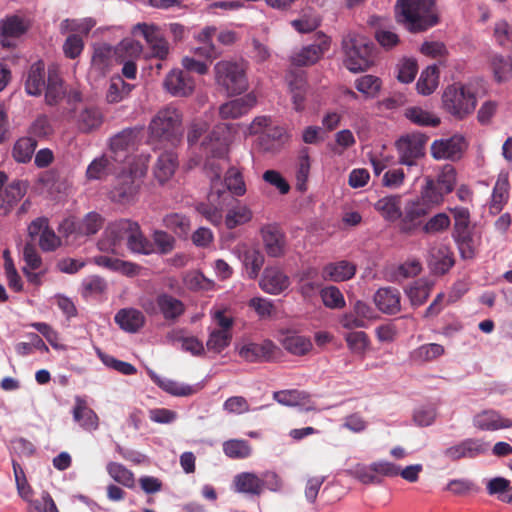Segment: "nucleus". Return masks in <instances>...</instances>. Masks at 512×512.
<instances>
[{
    "mask_svg": "<svg viewBox=\"0 0 512 512\" xmlns=\"http://www.w3.org/2000/svg\"><path fill=\"white\" fill-rule=\"evenodd\" d=\"M489 444L481 439L467 438L460 443L446 448L443 455L451 461H458L463 458H475L485 454Z\"/></svg>",
    "mask_w": 512,
    "mask_h": 512,
    "instance_id": "nucleus-15",
    "label": "nucleus"
},
{
    "mask_svg": "<svg viewBox=\"0 0 512 512\" xmlns=\"http://www.w3.org/2000/svg\"><path fill=\"white\" fill-rule=\"evenodd\" d=\"M330 38L322 32L317 33L316 42L303 47L291 56V64L303 67L315 64L330 48Z\"/></svg>",
    "mask_w": 512,
    "mask_h": 512,
    "instance_id": "nucleus-13",
    "label": "nucleus"
},
{
    "mask_svg": "<svg viewBox=\"0 0 512 512\" xmlns=\"http://www.w3.org/2000/svg\"><path fill=\"white\" fill-rule=\"evenodd\" d=\"M143 310L150 316L161 314L166 321H176L186 310L185 304L169 293L162 292L155 298L143 300Z\"/></svg>",
    "mask_w": 512,
    "mask_h": 512,
    "instance_id": "nucleus-9",
    "label": "nucleus"
},
{
    "mask_svg": "<svg viewBox=\"0 0 512 512\" xmlns=\"http://www.w3.org/2000/svg\"><path fill=\"white\" fill-rule=\"evenodd\" d=\"M252 217L251 211L243 205H236L226 215V226L233 229L236 226L249 221Z\"/></svg>",
    "mask_w": 512,
    "mask_h": 512,
    "instance_id": "nucleus-61",
    "label": "nucleus"
},
{
    "mask_svg": "<svg viewBox=\"0 0 512 512\" xmlns=\"http://www.w3.org/2000/svg\"><path fill=\"white\" fill-rule=\"evenodd\" d=\"M266 117H258V148L265 151L279 147L285 138V129L280 126H271Z\"/></svg>",
    "mask_w": 512,
    "mask_h": 512,
    "instance_id": "nucleus-18",
    "label": "nucleus"
},
{
    "mask_svg": "<svg viewBox=\"0 0 512 512\" xmlns=\"http://www.w3.org/2000/svg\"><path fill=\"white\" fill-rule=\"evenodd\" d=\"M433 288V282L427 279H418L407 289L406 294L412 306L418 307L426 302Z\"/></svg>",
    "mask_w": 512,
    "mask_h": 512,
    "instance_id": "nucleus-40",
    "label": "nucleus"
},
{
    "mask_svg": "<svg viewBox=\"0 0 512 512\" xmlns=\"http://www.w3.org/2000/svg\"><path fill=\"white\" fill-rule=\"evenodd\" d=\"M140 131L138 128H125L110 139V149L116 160L135 148Z\"/></svg>",
    "mask_w": 512,
    "mask_h": 512,
    "instance_id": "nucleus-23",
    "label": "nucleus"
},
{
    "mask_svg": "<svg viewBox=\"0 0 512 512\" xmlns=\"http://www.w3.org/2000/svg\"><path fill=\"white\" fill-rule=\"evenodd\" d=\"M136 222L128 219H121L111 223L106 231L105 235L111 242L110 245L115 247L122 240H129V235L135 227Z\"/></svg>",
    "mask_w": 512,
    "mask_h": 512,
    "instance_id": "nucleus-39",
    "label": "nucleus"
},
{
    "mask_svg": "<svg viewBox=\"0 0 512 512\" xmlns=\"http://www.w3.org/2000/svg\"><path fill=\"white\" fill-rule=\"evenodd\" d=\"M405 116L412 123L419 126L436 127L440 124V119L438 117L420 107L407 108L405 110Z\"/></svg>",
    "mask_w": 512,
    "mask_h": 512,
    "instance_id": "nucleus-49",
    "label": "nucleus"
},
{
    "mask_svg": "<svg viewBox=\"0 0 512 512\" xmlns=\"http://www.w3.org/2000/svg\"><path fill=\"white\" fill-rule=\"evenodd\" d=\"M106 469L110 477L117 483L128 488L134 486V475L124 465L117 462H109Z\"/></svg>",
    "mask_w": 512,
    "mask_h": 512,
    "instance_id": "nucleus-51",
    "label": "nucleus"
},
{
    "mask_svg": "<svg viewBox=\"0 0 512 512\" xmlns=\"http://www.w3.org/2000/svg\"><path fill=\"white\" fill-rule=\"evenodd\" d=\"M96 22L92 18H85L83 20H70L65 19L60 24L61 33L67 32H80L88 35L91 29L95 26Z\"/></svg>",
    "mask_w": 512,
    "mask_h": 512,
    "instance_id": "nucleus-60",
    "label": "nucleus"
},
{
    "mask_svg": "<svg viewBox=\"0 0 512 512\" xmlns=\"http://www.w3.org/2000/svg\"><path fill=\"white\" fill-rule=\"evenodd\" d=\"M30 28V23L23 17L13 14L0 20V45L3 48H15L16 40Z\"/></svg>",
    "mask_w": 512,
    "mask_h": 512,
    "instance_id": "nucleus-12",
    "label": "nucleus"
},
{
    "mask_svg": "<svg viewBox=\"0 0 512 512\" xmlns=\"http://www.w3.org/2000/svg\"><path fill=\"white\" fill-rule=\"evenodd\" d=\"M397 21L410 33L427 31L439 23L435 0H397Z\"/></svg>",
    "mask_w": 512,
    "mask_h": 512,
    "instance_id": "nucleus-2",
    "label": "nucleus"
},
{
    "mask_svg": "<svg viewBox=\"0 0 512 512\" xmlns=\"http://www.w3.org/2000/svg\"><path fill=\"white\" fill-rule=\"evenodd\" d=\"M177 166V155L172 151H166L158 157L154 168V175L163 184L173 176Z\"/></svg>",
    "mask_w": 512,
    "mask_h": 512,
    "instance_id": "nucleus-35",
    "label": "nucleus"
},
{
    "mask_svg": "<svg viewBox=\"0 0 512 512\" xmlns=\"http://www.w3.org/2000/svg\"><path fill=\"white\" fill-rule=\"evenodd\" d=\"M104 220L102 216L96 212H89L83 220L79 223L78 228L76 229L73 222L66 220L63 224L67 232H75L77 231L81 235H94L96 234L103 226Z\"/></svg>",
    "mask_w": 512,
    "mask_h": 512,
    "instance_id": "nucleus-33",
    "label": "nucleus"
},
{
    "mask_svg": "<svg viewBox=\"0 0 512 512\" xmlns=\"http://www.w3.org/2000/svg\"><path fill=\"white\" fill-rule=\"evenodd\" d=\"M438 85V68L435 65L428 66L422 71L418 81L417 90L422 95H430Z\"/></svg>",
    "mask_w": 512,
    "mask_h": 512,
    "instance_id": "nucleus-48",
    "label": "nucleus"
},
{
    "mask_svg": "<svg viewBox=\"0 0 512 512\" xmlns=\"http://www.w3.org/2000/svg\"><path fill=\"white\" fill-rule=\"evenodd\" d=\"M345 341L348 348L355 354H364L367 350L370 340L363 331H351L345 335Z\"/></svg>",
    "mask_w": 512,
    "mask_h": 512,
    "instance_id": "nucleus-58",
    "label": "nucleus"
},
{
    "mask_svg": "<svg viewBox=\"0 0 512 512\" xmlns=\"http://www.w3.org/2000/svg\"><path fill=\"white\" fill-rule=\"evenodd\" d=\"M232 340V332L220 331L213 329L206 342L207 349L215 353H221L230 345Z\"/></svg>",
    "mask_w": 512,
    "mask_h": 512,
    "instance_id": "nucleus-54",
    "label": "nucleus"
},
{
    "mask_svg": "<svg viewBox=\"0 0 512 512\" xmlns=\"http://www.w3.org/2000/svg\"><path fill=\"white\" fill-rule=\"evenodd\" d=\"M149 156H139L129 168V171H123L116 180V184L111 191L112 199L127 203L133 199L140 187V180L145 176L148 170Z\"/></svg>",
    "mask_w": 512,
    "mask_h": 512,
    "instance_id": "nucleus-5",
    "label": "nucleus"
},
{
    "mask_svg": "<svg viewBox=\"0 0 512 512\" xmlns=\"http://www.w3.org/2000/svg\"><path fill=\"white\" fill-rule=\"evenodd\" d=\"M233 127L227 123H219L214 126L212 131L201 142L206 161L204 168L211 178L210 201H215V197L227 201V205L237 202L233 195L241 196L245 193V183L241 173L230 168L225 175L224 183L227 190H221L217 186L222 173V168L216 160L224 159L228 153L229 145L232 140Z\"/></svg>",
    "mask_w": 512,
    "mask_h": 512,
    "instance_id": "nucleus-1",
    "label": "nucleus"
},
{
    "mask_svg": "<svg viewBox=\"0 0 512 512\" xmlns=\"http://www.w3.org/2000/svg\"><path fill=\"white\" fill-rule=\"evenodd\" d=\"M73 416L75 421L79 422L86 430L92 431L98 428L97 414L87 407L83 401H77V405L73 410Z\"/></svg>",
    "mask_w": 512,
    "mask_h": 512,
    "instance_id": "nucleus-44",
    "label": "nucleus"
},
{
    "mask_svg": "<svg viewBox=\"0 0 512 512\" xmlns=\"http://www.w3.org/2000/svg\"><path fill=\"white\" fill-rule=\"evenodd\" d=\"M490 67L498 83L507 81L512 77V57L504 58L501 55H494L491 58Z\"/></svg>",
    "mask_w": 512,
    "mask_h": 512,
    "instance_id": "nucleus-46",
    "label": "nucleus"
},
{
    "mask_svg": "<svg viewBox=\"0 0 512 512\" xmlns=\"http://www.w3.org/2000/svg\"><path fill=\"white\" fill-rule=\"evenodd\" d=\"M184 283L190 290H210L214 286V282L199 271L188 272L184 276Z\"/></svg>",
    "mask_w": 512,
    "mask_h": 512,
    "instance_id": "nucleus-63",
    "label": "nucleus"
},
{
    "mask_svg": "<svg viewBox=\"0 0 512 512\" xmlns=\"http://www.w3.org/2000/svg\"><path fill=\"white\" fill-rule=\"evenodd\" d=\"M260 287L267 293L278 294L289 286V278L276 267L266 268L263 272Z\"/></svg>",
    "mask_w": 512,
    "mask_h": 512,
    "instance_id": "nucleus-26",
    "label": "nucleus"
},
{
    "mask_svg": "<svg viewBox=\"0 0 512 512\" xmlns=\"http://www.w3.org/2000/svg\"><path fill=\"white\" fill-rule=\"evenodd\" d=\"M256 98H252V93L247 97L238 98L222 104L219 108V114L222 119H236L246 113L254 106Z\"/></svg>",
    "mask_w": 512,
    "mask_h": 512,
    "instance_id": "nucleus-28",
    "label": "nucleus"
},
{
    "mask_svg": "<svg viewBox=\"0 0 512 512\" xmlns=\"http://www.w3.org/2000/svg\"><path fill=\"white\" fill-rule=\"evenodd\" d=\"M446 195L447 194L441 191V189L437 187L436 183L433 182V178L427 176L425 178V184L421 187L419 197L415 199L418 200L429 212H431L433 209L444 203Z\"/></svg>",
    "mask_w": 512,
    "mask_h": 512,
    "instance_id": "nucleus-24",
    "label": "nucleus"
},
{
    "mask_svg": "<svg viewBox=\"0 0 512 512\" xmlns=\"http://www.w3.org/2000/svg\"><path fill=\"white\" fill-rule=\"evenodd\" d=\"M98 357L102 363L123 375H134L137 373V369L131 363L118 360L114 356L98 351Z\"/></svg>",
    "mask_w": 512,
    "mask_h": 512,
    "instance_id": "nucleus-57",
    "label": "nucleus"
},
{
    "mask_svg": "<svg viewBox=\"0 0 512 512\" xmlns=\"http://www.w3.org/2000/svg\"><path fill=\"white\" fill-rule=\"evenodd\" d=\"M65 95L63 81L55 68L48 69L45 100L48 105H56Z\"/></svg>",
    "mask_w": 512,
    "mask_h": 512,
    "instance_id": "nucleus-36",
    "label": "nucleus"
},
{
    "mask_svg": "<svg viewBox=\"0 0 512 512\" xmlns=\"http://www.w3.org/2000/svg\"><path fill=\"white\" fill-rule=\"evenodd\" d=\"M164 87L171 95L184 97L193 92L195 82L188 72L174 69L166 76Z\"/></svg>",
    "mask_w": 512,
    "mask_h": 512,
    "instance_id": "nucleus-20",
    "label": "nucleus"
},
{
    "mask_svg": "<svg viewBox=\"0 0 512 512\" xmlns=\"http://www.w3.org/2000/svg\"><path fill=\"white\" fill-rule=\"evenodd\" d=\"M95 263L112 271L121 272L127 276H135L139 273L141 267L135 263L124 261L118 258L101 255L95 257Z\"/></svg>",
    "mask_w": 512,
    "mask_h": 512,
    "instance_id": "nucleus-38",
    "label": "nucleus"
},
{
    "mask_svg": "<svg viewBox=\"0 0 512 512\" xmlns=\"http://www.w3.org/2000/svg\"><path fill=\"white\" fill-rule=\"evenodd\" d=\"M127 247L133 253L143 255H150L155 252L154 244L143 234L137 222L129 235Z\"/></svg>",
    "mask_w": 512,
    "mask_h": 512,
    "instance_id": "nucleus-41",
    "label": "nucleus"
},
{
    "mask_svg": "<svg viewBox=\"0 0 512 512\" xmlns=\"http://www.w3.org/2000/svg\"><path fill=\"white\" fill-rule=\"evenodd\" d=\"M76 123L81 132L89 133L102 125L103 115L96 107H86L77 115Z\"/></svg>",
    "mask_w": 512,
    "mask_h": 512,
    "instance_id": "nucleus-37",
    "label": "nucleus"
},
{
    "mask_svg": "<svg viewBox=\"0 0 512 512\" xmlns=\"http://www.w3.org/2000/svg\"><path fill=\"white\" fill-rule=\"evenodd\" d=\"M286 82L294 109L298 112L303 111L307 92L306 73L302 70L290 69L286 74Z\"/></svg>",
    "mask_w": 512,
    "mask_h": 512,
    "instance_id": "nucleus-19",
    "label": "nucleus"
},
{
    "mask_svg": "<svg viewBox=\"0 0 512 512\" xmlns=\"http://www.w3.org/2000/svg\"><path fill=\"white\" fill-rule=\"evenodd\" d=\"M283 346L291 354L302 356L312 349V342L305 336L291 335L284 338Z\"/></svg>",
    "mask_w": 512,
    "mask_h": 512,
    "instance_id": "nucleus-50",
    "label": "nucleus"
},
{
    "mask_svg": "<svg viewBox=\"0 0 512 512\" xmlns=\"http://www.w3.org/2000/svg\"><path fill=\"white\" fill-rule=\"evenodd\" d=\"M427 138L421 133H413L402 136L396 142L399 162L403 165L413 166L417 159L424 156Z\"/></svg>",
    "mask_w": 512,
    "mask_h": 512,
    "instance_id": "nucleus-11",
    "label": "nucleus"
},
{
    "mask_svg": "<svg viewBox=\"0 0 512 512\" xmlns=\"http://www.w3.org/2000/svg\"><path fill=\"white\" fill-rule=\"evenodd\" d=\"M37 141L32 137H22L17 140L13 147V157L17 162L27 163L31 160Z\"/></svg>",
    "mask_w": 512,
    "mask_h": 512,
    "instance_id": "nucleus-47",
    "label": "nucleus"
},
{
    "mask_svg": "<svg viewBox=\"0 0 512 512\" xmlns=\"http://www.w3.org/2000/svg\"><path fill=\"white\" fill-rule=\"evenodd\" d=\"M273 397L282 405L297 406L308 403L310 395L302 390L291 389L274 392Z\"/></svg>",
    "mask_w": 512,
    "mask_h": 512,
    "instance_id": "nucleus-45",
    "label": "nucleus"
},
{
    "mask_svg": "<svg viewBox=\"0 0 512 512\" xmlns=\"http://www.w3.org/2000/svg\"><path fill=\"white\" fill-rule=\"evenodd\" d=\"M356 273V266L346 260L329 263L322 270L324 280L341 282L351 279Z\"/></svg>",
    "mask_w": 512,
    "mask_h": 512,
    "instance_id": "nucleus-30",
    "label": "nucleus"
},
{
    "mask_svg": "<svg viewBox=\"0 0 512 512\" xmlns=\"http://www.w3.org/2000/svg\"><path fill=\"white\" fill-rule=\"evenodd\" d=\"M444 347L437 343H429L414 349L410 358L414 363L422 364L433 361L444 354Z\"/></svg>",
    "mask_w": 512,
    "mask_h": 512,
    "instance_id": "nucleus-42",
    "label": "nucleus"
},
{
    "mask_svg": "<svg viewBox=\"0 0 512 512\" xmlns=\"http://www.w3.org/2000/svg\"><path fill=\"white\" fill-rule=\"evenodd\" d=\"M443 106L453 116L463 119L476 107V97L464 86L451 85L443 93Z\"/></svg>",
    "mask_w": 512,
    "mask_h": 512,
    "instance_id": "nucleus-8",
    "label": "nucleus"
},
{
    "mask_svg": "<svg viewBox=\"0 0 512 512\" xmlns=\"http://www.w3.org/2000/svg\"><path fill=\"white\" fill-rule=\"evenodd\" d=\"M7 175L0 172V214L7 215L11 212L14 206L24 197L27 192V183L21 180L13 181L5 187L7 182Z\"/></svg>",
    "mask_w": 512,
    "mask_h": 512,
    "instance_id": "nucleus-14",
    "label": "nucleus"
},
{
    "mask_svg": "<svg viewBox=\"0 0 512 512\" xmlns=\"http://www.w3.org/2000/svg\"><path fill=\"white\" fill-rule=\"evenodd\" d=\"M433 182L436 183L437 187L441 189L445 194H450L457 182V173L452 165H445L436 179L433 178Z\"/></svg>",
    "mask_w": 512,
    "mask_h": 512,
    "instance_id": "nucleus-53",
    "label": "nucleus"
},
{
    "mask_svg": "<svg viewBox=\"0 0 512 512\" xmlns=\"http://www.w3.org/2000/svg\"><path fill=\"white\" fill-rule=\"evenodd\" d=\"M224 453L234 459L245 458L251 454L252 449L243 440H229L223 444Z\"/></svg>",
    "mask_w": 512,
    "mask_h": 512,
    "instance_id": "nucleus-62",
    "label": "nucleus"
},
{
    "mask_svg": "<svg viewBox=\"0 0 512 512\" xmlns=\"http://www.w3.org/2000/svg\"><path fill=\"white\" fill-rule=\"evenodd\" d=\"M163 225L179 238H187L191 223L188 217L179 213H170L163 218Z\"/></svg>",
    "mask_w": 512,
    "mask_h": 512,
    "instance_id": "nucleus-43",
    "label": "nucleus"
},
{
    "mask_svg": "<svg viewBox=\"0 0 512 512\" xmlns=\"http://www.w3.org/2000/svg\"><path fill=\"white\" fill-rule=\"evenodd\" d=\"M465 147L462 136L455 135L449 139L436 140L431 145V154L435 159H457Z\"/></svg>",
    "mask_w": 512,
    "mask_h": 512,
    "instance_id": "nucleus-21",
    "label": "nucleus"
},
{
    "mask_svg": "<svg viewBox=\"0 0 512 512\" xmlns=\"http://www.w3.org/2000/svg\"><path fill=\"white\" fill-rule=\"evenodd\" d=\"M131 88L120 76L111 79L106 99L109 103H118L128 95Z\"/></svg>",
    "mask_w": 512,
    "mask_h": 512,
    "instance_id": "nucleus-56",
    "label": "nucleus"
},
{
    "mask_svg": "<svg viewBox=\"0 0 512 512\" xmlns=\"http://www.w3.org/2000/svg\"><path fill=\"white\" fill-rule=\"evenodd\" d=\"M345 66L352 72L365 71L374 62V44L365 36L349 32L342 39Z\"/></svg>",
    "mask_w": 512,
    "mask_h": 512,
    "instance_id": "nucleus-4",
    "label": "nucleus"
},
{
    "mask_svg": "<svg viewBox=\"0 0 512 512\" xmlns=\"http://www.w3.org/2000/svg\"><path fill=\"white\" fill-rule=\"evenodd\" d=\"M45 64L42 60L33 63L25 80V91L31 96H40L45 87Z\"/></svg>",
    "mask_w": 512,
    "mask_h": 512,
    "instance_id": "nucleus-27",
    "label": "nucleus"
},
{
    "mask_svg": "<svg viewBox=\"0 0 512 512\" xmlns=\"http://www.w3.org/2000/svg\"><path fill=\"white\" fill-rule=\"evenodd\" d=\"M149 375L158 387L173 396L185 397L191 396L197 392V389L194 386L179 383L166 377H161L154 372H151Z\"/></svg>",
    "mask_w": 512,
    "mask_h": 512,
    "instance_id": "nucleus-34",
    "label": "nucleus"
},
{
    "mask_svg": "<svg viewBox=\"0 0 512 512\" xmlns=\"http://www.w3.org/2000/svg\"><path fill=\"white\" fill-rule=\"evenodd\" d=\"M510 183L507 172L498 175L493 188L490 210L492 213H499L509 199Z\"/></svg>",
    "mask_w": 512,
    "mask_h": 512,
    "instance_id": "nucleus-31",
    "label": "nucleus"
},
{
    "mask_svg": "<svg viewBox=\"0 0 512 512\" xmlns=\"http://www.w3.org/2000/svg\"><path fill=\"white\" fill-rule=\"evenodd\" d=\"M429 214L430 212L418 200H408L398 219V231L406 236L414 235L418 230H422L424 219Z\"/></svg>",
    "mask_w": 512,
    "mask_h": 512,
    "instance_id": "nucleus-10",
    "label": "nucleus"
},
{
    "mask_svg": "<svg viewBox=\"0 0 512 512\" xmlns=\"http://www.w3.org/2000/svg\"><path fill=\"white\" fill-rule=\"evenodd\" d=\"M451 225L450 217L444 213H437L429 218L422 227V231L426 234H438L446 231Z\"/></svg>",
    "mask_w": 512,
    "mask_h": 512,
    "instance_id": "nucleus-55",
    "label": "nucleus"
},
{
    "mask_svg": "<svg viewBox=\"0 0 512 512\" xmlns=\"http://www.w3.org/2000/svg\"><path fill=\"white\" fill-rule=\"evenodd\" d=\"M381 85V79L374 75H364L355 81L356 89L367 98H375L381 89Z\"/></svg>",
    "mask_w": 512,
    "mask_h": 512,
    "instance_id": "nucleus-52",
    "label": "nucleus"
},
{
    "mask_svg": "<svg viewBox=\"0 0 512 512\" xmlns=\"http://www.w3.org/2000/svg\"><path fill=\"white\" fill-rule=\"evenodd\" d=\"M114 320L122 330L129 333L137 332L145 323L143 313L134 308H124L119 310L116 313Z\"/></svg>",
    "mask_w": 512,
    "mask_h": 512,
    "instance_id": "nucleus-29",
    "label": "nucleus"
},
{
    "mask_svg": "<svg viewBox=\"0 0 512 512\" xmlns=\"http://www.w3.org/2000/svg\"><path fill=\"white\" fill-rule=\"evenodd\" d=\"M323 304L330 309H341L345 307V299L339 288L328 286L320 292Z\"/></svg>",
    "mask_w": 512,
    "mask_h": 512,
    "instance_id": "nucleus-59",
    "label": "nucleus"
},
{
    "mask_svg": "<svg viewBox=\"0 0 512 512\" xmlns=\"http://www.w3.org/2000/svg\"><path fill=\"white\" fill-rule=\"evenodd\" d=\"M321 24V17L316 14H304L300 19L291 21L292 27L299 33H310L316 30Z\"/></svg>",
    "mask_w": 512,
    "mask_h": 512,
    "instance_id": "nucleus-64",
    "label": "nucleus"
},
{
    "mask_svg": "<svg viewBox=\"0 0 512 512\" xmlns=\"http://www.w3.org/2000/svg\"><path fill=\"white\" fill-rule=\"evenodd\" d=\"M136 28L146 40L151 55L161 61L165 60L169 55V43L165 39L160 29L155 25L146 23L137 24Z\"/></svg>",
    "mask_w": 512,
    "mask_h": 512,
    "instance_id": "nucleus-16",
    "label": "nucleus"
},
{
    "mask_svg": "<svg viewBox=\"0 0 512 512\" xmlns=\"http://www.w3.org/2000/svg\"><path fill=\"white\" fill-rule=\"evenodd\" d=\"M454 218L453 239L457 244L463 259H473L476 255V247L470 227V211L466 207L456 206L449 208Z\"/></svg>",
    "mask_w": 512,
    "mask_h": 512,
    "instance_id": "nucleus-6",
    "label": "nucleus"
},
{
    "mask_svg": "<svg viewBox=\"0 0 512 512\" xmlns=\"http://www.w3.org/2000/svg\"><path fill=\"white\" fill-rule=\"evenodd\" d=\"M264 250L270 257H281L285 254L286 236L277 224H268L261 228Z\"/></svg>",
    "mask_w": 512,
    "mask_h": 512,
    "instance_id": "nucleus-17",
    "label": "nucleus"
},
{
    "mask_svg": "<svg viewBox=\"0 0 512 512\" xmlns=\"http://www.w3.org/2000/svg\"><path fill=\"white\" fill-rule=\"evenodd\" d=\"M473 424L482 431H495L512 427V421L508 418H503L495 410H485L478 413L473 419Z\"/></svg>",
    "mask_w": 512,
    "mask_h": 512,
    "instance_id": "nucleus-25",
    "label": "nucleus"
},
{
    "mask_svg": "<svg viewBox=\"0 0 512 512\" xmlns=\"http://www.w3.org/2000/svg\"><path fill=\"white\" fill-rule=\"evenodd\" d=\"M402 197L400 195H389L380 198L374 204L375 210L389 222L398 221L402 211Z\"/></svg>",
    "mask_w": 512,
    "mask_h": 512,
    "instance_id": "nucleus-32",
    "label": "nucleus"
},
{
    "mask_svg": "<svg viewBox=\"0 0 512 512\" xmlns=\"http://www.w3.org/2000/svg\"><path fill=\"white\" fill-rule=\"evenodd\" d=\"M149 140L175 146L183 136L182 113L174 106L160 109L148 125Z\"/></svg>",
    "mask_w": 512,
    "mask_h": 512,
    "instance_id": "nucleus-3",
    "label": "nucleus"
},
{
    "mask_svg": "<svg viewBox=\"0 0 512 512\" xmlns=\"http://www.w3.org/2000/svg\"><path fill=\"white\" fill-rule=\"evenodd\" d=\"M216 83L229 95L241 94L248 88V80L243 65L236 62L220 61L215 67Z\"/></svg>",
    "mask_w": 512,
    "mask_h": 512,
    "instance_id": "nucleus-7",
    "label": "nucleus"
},
{
    "mask_svg": "<svg viewBox=\"0 0 512 512\" xmlns=\"http://www.w3.org/2000/svg\"><path fill=\"white\" fill-rule=\"evenodd\" d=\"M376 307L385 314L394 315L401 310V295L393 287L380 288L374 294Z\"/></svg>",
    "mask_w": 512,
    "mask_h": 512,
    "instance_id": "nucleus-22",
    "label": "nucleus"
}]
</instances>
